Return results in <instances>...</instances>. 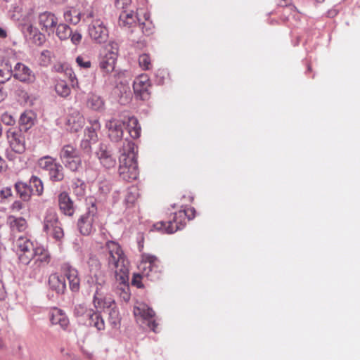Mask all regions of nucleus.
<instances>
[{
	"mask_svg": "<svg viewBox=\"0 0 360 360\" xmlns=\"http://www.w3.org/2000/svg\"><path fill=\"white\" fill-rule=\"evenodd\" d=\"M126 120L125 125L127 126V129L131 137L134 139H138L141 136V128L139 123L138 120L134 117H128Z\"/></svg>",
	"mask_w": 360,
	"mask_h": 360,
	"instance_id": "c756f323",
	"label": "nucleus"
},
{
	"mask_svg": "<svg viewBox=\"0 0 360 360\" xmlns=\"http://www.w3.org/2000/svg\"><path fill=\"white\" fill-rule=\"evenodd\" d=\"M43 229L49 236L57 241H61L64 238L63 229L58 219V214L53 209L46 210L44 219Z\"/></svg>",
	"mask_w": 360,
	"mask_h": 360,
	"instance_id": "423d86ee",
	"label": "nucleus"
},
{
	"mask_svg": "<svg viewBox=\"0 0 360 360\" xmlns=\"http://www.w3.org/2000/svg\"><path fill=\"white\" fill-rule=\"evenodd\" d=\"M125 124V120H121L116 118H112L106 122L105 127L111 141L118 142L122 140L124 134L123 127Z\"/></svg>",
	"mask_w": 360,
	"mask_h": 360,
	"instance_id": "4468645a",
	"label": "nucleus"
},
{
	"mask_svg": "<svg viewBox=\"0 0 360 360\" xmlns=\"http://www.w3.org/2000/svg\"><path fill=\"white\" fill-rule=\"evenodd\" d=\"M50 288L57 293L63 294L66 290L65 276L58 274H52L49 278Z\"/></svg>",
	"mask_w": 360,
	"mask_h": 360,
	"instance_id": "a878e982",
	"label": "nucleus"
},
{
	"mask_svg": "<svg viewBox=\"0 0 360 360\" xmlns=\"http://www.w3.org/2000/svg\"><path fill=\"white\" fill-rule=\"evenodd\" d=\"M86 357L89 359H92L93 358V354H91V353H88L86 354Z\"/></svg>",
	"mask_w": 360,
	"mask_h": 360,
	"instance_id": "0e129e2a",
	"label": "nucleus"
},
{
	"mask_svg": "<svg viewBox=\"0 0 360 360\" xmlns=\"http://www.w3.org/2000/svg\"><path fill=\"white\" fill-rule=\"evenodd\" d=\"M22 31L29 37L30 40L37 46H41L46 41V37L31 23L21 25Z\"/></svg>",
	"mask_w": 360,
	"mask_h": 360,
	"instance_id": "a211bd4d",
	"label": "nucleus"
},
{
	"mask_svg": "<svg viewBox=\"0 0 360 360\" xmlns=\"http://www.w3.org/2000/svg\"><path fill=\"white\" fill-rule=\"evenodd\" d=\"M50 320L52 324L59 325L62 328L65 329L69 325V319L63 310L53 308L50 312Z\"/></svg>",
	"mask_w": 360,
	"mask_h": 360,
	"instance_id": "bb28decb",
	"label": "nucleus"
},
{
	"mask_svg": "<svg viewBox=\"0 0 360 360\" xmlns=\"http://www.w3.org/2000/svg\"><path fill=\"white\" fill-rule=\"evenodd\" d=\"M134 314L135 316H140L143 319L148 320V327L151 328V330H153L154 332L156 331L158 323L155 320L150 321V319H153L155 315V313L153 309L148 307L146 304L141 303L134 307Z\"/></svg>",
	"mask_w": 360,
	"mask_h": 360,
	"instance_id": "dca6fc26",
	"label": "nucleus"
},
{
	"mask_svg": "<svg viewBox=\"0 0 360 360\" xmlns=\"http://www.w3.org/2000/svg\"><path fill=\"white\" fill-rule=\"evenodd\" d=\"M6 96V93L4 90L2 84H0V102H1Z\"/></svg>",
	"mask_w": 360,
	"mask_h": 360,
	"instance_id": "052dcab7",
	"label": "nucleus"
},
{
	"mask_svg": "<svg viewBox=\"0 0 360 360\" xmlns=\"http://www.w3.org/2000/svg\"><path fill=\"white\" fill-rule=\"evenodd\" d=\"M193 198H193V196H192V195H189V196L188 197V202H193Z\"/></svg>",
	"mask_w": 360,
	"mask_h": 360,
	"instance_id": "69168bd1",
	"label": "nucleus"
},
{
	"mask_svg": "<svg viewBox=\"0 0 360 360\" xmlns=\"http://www.w3.org/2000/svg\"><path fill=\"white\" fill-rule=\"evenodd\" d=\"M131 4V0H115V6L117 8L125 9Z\"/></svg>",
	"mask_w": 360,
	"mask_h": 360,
	"instance_id": "864d4df0",
	"label": "nucleus"
},
{
	"mask_svg": "<svg viewBox=\"0 0 360 360\" xmlns=\"http://www.w3.org/2000/svg\"><path fill=\"white\" fill-rule=\"evenodd\" d=\"M84 20L88 23V34L95 43L103 44L108 38V30L98 14L93 9L84 13Z\"/></svg>",
	"mask_w": 360,
	"mask_h": 360,
	"instance_id": "39448f33",
	"label": "nucleus"
},
{
	"mask_svg": "<svg viewBox=\"0 0 360 360\" xmlns=\"http://www.w3.org/2000/svg\"><path fill=\"white\" fill-rule=\"evenodd\" d=\"M16 252L20 262L23 264H28L34 257L35 246L27 238L20 236L15 242Z\"/></svg>",
	"mask_w": 360,
	"mask_h": 360,
	"instance_id": "9d476101",
	"label": "nucleus"
},
{
	"mask_svg": "<svg viewBox=\"0 0 360 360\" xmlns=\"http://www.w3.org/2000/svg\"><path fill=\"white\" fill-rule=\"evenodd\" d=\"M151 86V81L147 74L139 75L133 82V89L136 97L143 101H148L150 98Z\"/></svg>",
	"mask_w": 360,
	"mask_h": 360,
	"instance_id": "f8f14e48",
	"label": "nucleus"
},
{
	"mask_svg": "<svg viewBox=\"0 0 360 360\" xmlns=\"http://www.w3.org/2000/svg\"><path fill=\"white\" fill-rule=\"evenodd\" d=\"M97 220L96 207L94 205H92L89 210L78 219L77 227L81 234L89 236L94 232L97 225Z\"/></svg>",
	"mask_w": 360,
	"mask_h": 360,
	"instance_id": "1a4fd4ad",
	"label": "nucleus"
},
{
	"mask_svg": "<svg viewBox=\"0 0 360 360\" xmlns=\"http://www.w3.org/2000/svg\"><path fill=\"white\" fill-rule=\"evenodd\" d=\"M88 317L89 319V325L96 328L97 330H101L105 328L104 320L99 313L95 312L94 310L88 311Z\"/></svg>",
	"mask_w": 360,
	"mask_h": 360,
	"instance_id": "72a5a7b5",
	"label": "nucleus"
},
{
	"mask_svg": "<svg viewBox=\"0 0 360 360\" xmlns=\"http://www.w3.org/2000/svg\"><path fill=\"white\" fill-rule=\"evenodd\" d=\"M15 188L20 198L24 201H28L32 195V190L27 184L18 181L15 184Z\"/></svg>",
	"mask_w": 360,
	"mask_h": 360,
	"instance_id": "f704fd0d",
	"label": "nucleus"
},
{
	"mask_svg": "<svg viewBox=\"0 0 360 360\" xmlns=\"http://www.w3.org/2000/svg\"><path fill=\"white\" fill-rule=\"evenodd\" d=\"M76 63L82 68L88 69L91 67V63L89 60L85 59L83 56H79L76 58Z\"/></svg>",
	"mask_w": 360,
	"mask_h": 360,
	"instance_id": "603ef678",
	"label": "nucleus"
},
{
	"mask_svg": "<svg viewBox=\"0 0 360 360\" xmlns=\"http://www.w3.org/2000/svg\"><path fill=\"white\" fill-rule=\"evenodd\" d=\"M139 65L143 70H150L153 68V63L150 56L148 53H143L139 56Z\"/></svg>",
	"mask_w": 360,
	"mask_h": 360,
	"instance_id": "79ce46f5",
	"label": "nucleus"
},
{
	"mask_svg": "<svg viewBox=\"0 0 360 360\" xmlns=\"http://www.w3.org/2000/svg\"><path fill=\"white\" fill-rule=\"evenodd\" d=\"M99 190L104 193H107L110 191V186L106 184L103 186H100Z\"/></svg>",
	"mask_w": 360,
	"mask_h": 360,
	"instance_id": "680f3d73",
	"label": "nucleus"
},
{
	"mask_svg": "<svg viewBox=\"0 0 360 360\" xmlns=\"http://www.w3.org/2000/svg\"><path fill=\"white\" fill-rule=\"evenodd\" d=\"M289 9H290V11H295V7H290V8H289Z\"/></svg>",
	"mask_w": 360,
	"mask_h": 360,
	"instance_id": "774afa93",
	"label": "nucleus"
},
{
	"mask_svg": "<svg viewBox=\"0 0 360 360\" xmlns=\"http://www.w3.org/2000/svg\"><path fill=\"white\" fill-rule=\"evenodd\" d=\"M105 53L100 61V68L105 73H111L115 70L119 46L115 41H110L105 47Z\"/></svg>",
	"mask_w": 360,
	"mask_h": 360,
	"instance_id": "9b49d317",
	"label": "nucleus"
},
{
	"mask_svg": "<svg viewBox=\"0 0 360 360\" xmlns=\"http://www.w3.org/2000/svg\"><path fill=\"white\" fill-rule=\"evenodd\" d=\"M56 93L61 97H67L70 94V86L65 81L60 80L57 82L55 86Z\"/></svg>",
	"mask_w": 360,
	"mask_h": 360,
	"instance_id": "a19ab883",
	"label": "nucleus"
},
{
	"mask_svg": "<svg viewBox=\"0 0 360 360\" xmlns=\"http://www.w3.org/2000/svg\"><path fill=\"white\" fill-rule=\"evenodd\" d=\"M116 281L119 283V285L117 287L116 293L120 297L124 302H128L130 299L131 295L129 292V286L128 284L129 281V272L127 273V279L122 282L119 278H115Z\"/></svg>",
	"mask_w": 360,
	"mask_h": 360,
	"instance_id": "2f4dec72",
	"label": "nucleus"
},
{
	"mask_svg": "<svg viewBox=\"0 0 360 360\" xmlns=\"http://www.w3.org/2000/svg\"><path fill=\"white\" fill-rule=\"evenodd\" d=\"M38 22L42 31L49 34H53L55 28L58 25L57 17L51 12H44L39 14Z\"/></svg>",
	"mask_w": 360,
	"mask_h": 360,
	"instance_id": "2eb2a0df",
	"label": "nucleus"
},
{
	"mask_svg": "<svg viewBox=\"0 0 360 360\" xmlns=\"http://www.w3.org/2000/svg\"><path fill=\"white\" fill-rule=\"evenodd\" d=\"M80 15L81 13L79 11L74 8H71L64 13V19L67 22L77 25L80 21Z\"/></svg>",
	"mask_w": 360,
	"mask_h": 360,
	"instance_id": "4c0bfd02",
	"label": "nucleus"
},
{
	"mask_svg": "<svg viewBox=\"0 0 360 360\" xmlns=\"http://www.w3.org/2000/svg\"><path fill=\"white\" fill-rule=\"evenodd\" d=\"M35 119L36 116L34 112L26 110L20 115L19 123L25 130H27L34 124Z\"/></svg>",
	"mask_w": 360,
	"mask_h": 360,
	"instance_id": "473e14b6",
	"label": "nucleus"
},
{
	"mask_svg": "<svg viewBox=\"0 0 360 360\" xmlns=\"http://www.w3.org/2000/svg\"><path fill=\"white\" fill-rule=\"evenodd\" d=\"M87 106L94 110H100L103 108L104 102L101 96L91 94L87 100Z\"/></svg>",
	"mask_w": 360,
	"mask_h": 360,
	"instance_id": "e433bc0d",
	"label": "nucleus"
},
{
	"mask_svg": "<svg viewBox=\"0 0 360 360\" xmlns=\"http://www.w3.org/2000/svg\"><path fill=\"white\" fill-rule=\"evenodd\" d=\"M22 208H23V204L19 200L14 201L11 207V209L13 212H19Z\"/></svg>",
	"mask_w": 360,
	"mask_h": 360,
	"instance_id": "4d7b16f0",
	"label": "nucleus"
},
{
	"mask_svg": "<svg viewBox=\"0 0 360 360\" xmlns=\"http://www.w3.org/2000/svg\"><path fill=\"white\" fill-rule=\"evenodd\" d=\"M101 257L91 255L87 262L88 274L86 282L90 288L95 290L103 289L107 283V274L101 262Z\"/></svg>",
	"mask_w": 360,
	"mask_h": 360,
	"instance_id": "20e7f679",
	"label": "nucleus"
},
{
	"mask_svg": "<svg viewBox=\"0 0 360 360\" xmlns=\"http://www.w3.org/2000/svg\"><path fill=\"white\" fill-rule=\"evenodd\" d=\"M141 12H143V10H139L137 11L136 15H134L133 11L128 12L123 11L119 18L120 25L129 27H131L138 22V18L141 17Z\"/></svg>",
	"mask_w": 360,
	"mask_h": 360,
	"instance_id": "cd10ccee",
	"label": "nucleus"
},
{
	"mask_svg": "<svg viewBox=\"0 0 360 360\" xmlns=\"http://www.w3.org/2000/svg\"><path fill=\"white\" fill-rule=\"evenodd\" d=\"M143 276L151 281L160 278L162 274V266L158 258L154 255H143L142 260L139 266Z\"/></svg>",
	"mask_w": 360,
	"mask_h": 360,
	"instance_id": "0eeeda50",
	"label": "nucleus"
},
{
	"mask_svg": "<svg viewBox=\"0 0 360 360\" xmlns=\"http://www.w3.org/2000/svg\"><path fill=\"white\" fill-rule=\"evenodd\" d=\"M51 255L47 249L43 246H36L34 251V257L32 260L34 261V264L40 267L45 266L51 262Z\"/></svg>",
	"mask_w": 360,
	"mask_h": 360,
	"instance_id": "b1692460",
	"label": "nucleus"
},
{
	"mask_svg": "<svg viewBox=\"0 0 360 360\" xmlns=\"http://www.w3.org/2000/svg\"><path fill=\"white\" fill-rule=\"evenodd\" d=\"M93 303L97 309H110L116 306L115 300L111 297L104 295L103 289L95 290Z\"/></svg>",
	"mask_w": 360,
	"mask_h": 360,
	"instance_id": "f3484780",
	"label": "nucleus"
},
{
	"mask_svg": "<svg viewBox=\"0 0 360 360\" xmlns=\"http://www.w3.org/2000/svg\"><path fill=\"white\" fill-rule=\"evenodd\" d=\"M96 156L99 160L101 165L106 169H110L115 167L117 165L116 158L112 155L111 151L105 147L101 146L96 152Z\"/></svg>",
	"mask_w": 360,
	"mask_h": 360,
	"instance_id": "6ab92c4d",
	"label": "nucleus"
},
{
	"mask_svg": "<svg viewBox=\"0 0 360 360\" xmlns=\"http://www.w3.org/2000/svg\"><path fill=\"white\" fill-rule=\"evenodd\" d=\"M138 23L145 35L149 36L153 33L155 27L150 19V14L146 11L141 12V17L138 18Z\"/></svg>",
	"mask_w": 360,
	"mask_h": 360,
	"instance_id": "c85d7f7f",
	"label": "nucleus"
},
{
	"mask_svg": "<svg viewBox=\"0 0 360 360\" xmlns=\"http://www.w3.org/2000/svg\"><path fill=\"white\" fill-rule=\"evenodd\" d=\"M8 169L6 161L0 155V173L5 172Z\"/></svg>",
	"mask_w": 360,
	"mask_h": 360,
	"instance_id": "bf43d9fd",
	"label": "nucleus"
},
{
	"mask_svg": "<svg viewBox=\"0 0 360 360\" xmlns=\"http://www.w3.org/2000/svg\"><path fill=\"white\" fill-rule=\"evenodd\" d=\"M12 75L11 67L7 64H1L0 65V84H4L8 80Z\"/></svg>",
	"mask_w": 360,
	"mask_h": 360,
	"instance_id": "c03bdc74",
	"label": "nucleus"
},
{
	"mask_svg": "<svg viewBox=\"0 0 360 360\" xmlns=\"http://www.w3.org/2000/svg\"><path fill=\"white\" fill-rule=\"evenodd\" d=\"M72 30L70 27L65 24H59L56 28V35L61 40H65L70 38Z\"/></svg>",
	"mask_w": 360,
	"mask_h": 360,
	"instance_id": "ea45409f",
	"label": "nucleus"
},
{
	"mask_svg": "<svg viewBox=\"0 0 360 360\" xmlns=\"http://www.w3.org/2000/svg\"><path fill=\"white\" fill-rule=\"evenodd\" d=\"M65 73L66 75H68L69 77V79L71 82V84H72V86L73 88H75V87H79V83H78V80L77 79V77H76V75L75 74L74 71L70 68V69H67L65 70Z\"/></svg>",
	"mask_w": 360,
	"mask_h": 360,
	"instance_id": "3c124183",
	"label": "nucleus"
},
{
	"mask_svg": "<svg viewBox=\"0 0 360 360\" xmlns=\"http://www.w3.org/2000/svg\"><path fill=\"white\" fill-rule=\"evenodd\" d=\"M6 222L13 233L25 232L28 228L26 219L22 217L10 215L7 217Z\"/></svg>",
	"mask_w": 360,
	"mask_h": 360,
	"instance_id": "5701e85b",
	"label": "nucleus"
},
{
	"mask_svg": "<svg viewBox=\"0 0 360 360\" xmlns=\"http://www.w3.org/2000/svg\"><path fill=\"white\" fill-rule=\"evenodd\" d=\"M0 37L1 38H6V32L2 28H0Z\"/></svg>",
	"mask_w": 360,
	"mask_h": 360,
	"instance_id": "e2e57ef3",
	"label": "nucleus"
},
{
	"mask_svg": "<svg viewBox=\"0 0 360 360\" xmlns=\"http://www.w3.org/2000/svg\"><path fill=\"white\" fill-rule=\"evenodd\" d=\"M73 193L77 196H82L85 193L84 185L80 181L72 185Z\"/></svg>",
	"mask_w": 360,
	"mask_h": 360,
	"instance_id": "09e8293b",
	"label": "nucleus"
},
{
	"mask_svg": "<svg viewBox=\"0 0 360 360\" xmlns=\"http://www.w3.org/2000/svg\"><path fill=\"white\" fill-rule=\"evenodd\" d=\"M30 188L32 190V193L34 191L37 195H41L43 193V183L39 177L34 175L32 176L30 179Z\"/></svg>",
	"mask_w": 360,
	"mask_h": 360,
	"instance_id": "58836bf2",
	"label": "nucleus"
},
{
	"mask_svg": "<svg viewBox=\"0 0 360 360\" xmlns=\"http://www.w3.org/2000/svg\"><path fill=\"white\" fill-rule=\"evenodd\" d=\"M119 175L126 181H132L139 176L138 164L134 153V143L127 141V148H123V153L120 158Z\"/></svg>",
	"mask_w": 360,
	"mask_h": 360,
	"instance_id": "7ed1b4c3",
	"label": "nucleus"
},
{
	"mask_svg": "<svg viewBox=\"0 0 360 360\" xmlns=\"http://www.w3.org/2000/svg\"><path fill=\"white\" fill-rule=\"evenodd\" d=\"M142 276L140 274H134L132 278L131 283L134 285H136L137 288H141L143 287L141 283Z\"/></svg>",
	"mask_w": 360,
	"mask_h": 360,
	"instance_id": "6e6d98bb",
	"label": "nucleus"
},
{
	"mask_svg": "<svg viewBox=\"0 0 360 360\" xmlns=\"http://www.w3.org/2000/svg\"><path fill=\"white\" fill-rule=\"evenodd\" d=\"M1 196L3 198H7L12 195V190L10 187L4 188L0 192Z\"/></svg>",
	"mask_w": 360,
	"mask_h": 360,
	"instance_id": "13d9d810",
	"label": "nucleus"
},
{
	"mask_svg": "<svg viewBox=\"0 0 360 360\" xmlns=\"http://www.w3.org/2000/svg\"><path fill=\"white\" fill-rule=\"evenodd\" d=\"M58 205L60 211L65 215L72 217L75 213L73 201L66 192H62L58 195Z\"/></svg>",
	"mask_w": 360,
	"mask_h": 360,
	"instance_id": "4be33fe9",
	"label": "nucleus"
},
{
	"mask_svg": "<svg viewBox=\"0 0 360 360\" xmlns=\"http://www.w3.org/2000/svg\"><path fill=\"white\" fill-rule=\"evenodd\" d=\"M70 37V39H71V41L72 42V44L77 45L81 42L82 39V35L79 32H72Z\"/></svg>",
	"mask_w": 360,
	"mask_h": 360,
	"instance_id": "5fc2aeb1",
	"label": "nucleus"
},
{
	"mask_svg": "<svg viewBox=\"0 0 360 360\" xmlns=\"http://www.w3.org/2000/svg\"><path fill=\"white\" fill-rule=\"evenodd\" d=\"M1 122L6 125H13L15 123L14 116L10 112H5L1 116Z\"/></svg>",
	"mask_w": 360,
	"mask_h": 360,
	"instance_id": "49530a36",
	"label": "nucleus"
},
{
	"mask_svg": "<svg viewBox=\"0 0 360 360\" xmlns=\"http://www.w3.org/2000/svg\"><path fill=\"white\" fill-rule=\"evenodd\" d=\"M108 321L113 328H116L120 326V313L116 306L110 309Z\"/></svg>",
	"mask_w": 360,
	"mask_h": 360,
	"instance_id": "37998d69",
	"label": "nucleus"
},
{
	"mask_svg": "<svg viewBox=\"0 0 360 360\" xmlns=\"http://www.w3.org/2000/svg\"><path fill=\"white\" fill-rule=\"evenodd\" d=\"M140 198L139 188L136 186L128 188L124 197V202L129 207L134 206Z\"/></svg>",
	"mask_w": 360,
	"mask_h": 360,
	"instance_id": "7c9ffc66",
	"label": "nucleus"
},
{
	"mask_svg": "<svg viewBox=\"0 0 360 360\" xmlns=\"http://www.w3.org/2000/svg\"><path fill=\"white\" fill-rule=\"evenodd\" d=\"M84 124V117L77 110H74L68 117L66 124L72 131H79L83 127Z\"/></svg>",
	"mask_w": 360,
	"mask_h": 360,
	"instance_id": "393cba45",
	"label": "nucleus"
},
{
	"mask_svg": "<svg viewBox=\"0 0 360 360\" xmlns=\"http://www.w3.org/2000/svg\"><path fill=\"white\" fill-rule=\"evenodd\" d=\"M4 346V344L2 341V340L0 338V349H2Z\"/></svg>",
	"mask_w": 360,
	"mask_h": 360,
	"instance_id": "338daca9",
	"label": "nucleus"
},
{
	"mask_svg": "<svg viewBox=\"0 0 360 360\" xmlns=\"http://www.w3.org/2000/svg\"><path fill=\"white\" fill-rule=\"evenodd\" d=\"M6 137L13 151L18 154H22L25 151V137L20 131L9 129L6 131Z\"/></svg>",
	"mask_w": 360,
	"mask_h": 360,
	"instance_id": "ddd939ff",
	"label": "nucleus"
},
{
	"mask_svg": "<svg viewBox=\"0 0 360 360\" xmlns=\"http://www.w3.org/2000/svg\"><path fill=\"white\" fill-rule=\"evenodd\" d=\"M64 276L69 281V286L72 292H78L80 289V277L77 269L66 265L63 267Z\"/></svg>",
	"mask_w": 360,
	"mask_h": 360,
	"instance_id": "aec40b11",
	"label": "nucleus"
},
{
	"mask_svg": "<svg viewBox=\"0 0 360 360\" xmlns=\"http://www.w3.org/2000/svg\"><path fill=\"white\" fill-rule=\"evenodd\" d=\"M48 172L50 179L53 181H60L64 178L63 168L60 163L56 162Z\"/></svg>",
	"mask_w": 360,
	"mask_h": 360,
	"instance_id": "c9c22d12",
	"label": "nucleus"
},
{
	"mask_svg": "<svg viewBox=\"0 0 360 360\" xmlns=\"http://www.w3.org/2000/svg\"><path fill=\"white\" fill-rule=\"evenodd\" d=\"M102 249V254L97 256L101 257V259L105 257L108 267L115 270V278H119L122 282L126 281L129 271L128 262L120 244L108 240Z\"/></svg>",
	"mask_w": 360,
	"mask_h": 360,
	"instance_id": "f257e3e1",
	"label": "nucleus"
},
{
	"mask_svg": "<svg viewBox=\"0 0 360 360\" xmlns=\"http://www.w3.org/2000/svg\"><path fill=\"white\" fill-rule=\"evenodd\" d=\"M60 158L65 167L77 172L82 167V159L78 150L71 144L64 145L60 151Z\"/></svg>",
	"mask_w": 360,
	"mask_h": 360,
	"instance_id": "6e6552de",
	"label": "nucleus"
},
{
	"mask_svg": "<svg viewBox=\"0 0 360 360\" xmlns=\"http://www.w3.org/2000/svg\"><path fill=\"white\" fill-rule=\"evenodd\" d=\"M195 217L194 207H184L173 214L171 219L167 221H160L153 224V229L162 233H173L184 227L187 221Z\"/></svg>",
	"mask_w": 360,
	"mask_h": 360,
	"instance_id": "f03ea898",
	"label": "nucleus"
},
{
	"mask_svg": "<svg viewBox=\"0 0 360 360\" xmlns=\"http://www.w3.org/2000/svg\"><path fill=\"white\" fill-rule=\"evenodd\" d=\"M13 75L15 78L24 82H32L35 79V76L30 68L21 63H18L15 65Z\"/></svg>",
	"mask_w": 360,
	"mask_h": 360,
	"instance_id": "412c9836",
	"label": "nucleus"
},
{
	"mask_svg": "<svg viewBox=\"0 0 360 360\" xmlns=\"http://www.w3.org/2000/svg\"><path fill=\"white\" fill-rule=\"evenodd\" d=\"M51 53L48 50H44L41 53L40 63L43 66H47L51 63Z\"/></svg>",
	"mask_w": 360,
	"mask_h": 360,
	"instance_id": "de8ad7c7",
	"label": "nucleus"
},
{
	"mask_svg": "<svg viewBox=\"0 0 360 360\" xmlns=\"http://www.w3.org/2000/svg\"><path fill=\"white\" fill-rule=\"evenodd\" d=\"M56 163V160L49 156L43 157L39 160V167L47 172L49 171L50 168L55 166Z\"/></svg>",
	"mask_w": 360,
	"mask_h": 360,
	"instance_id": "a18cd8bd",
	"label": "nucleus"
},
{
	"mask_svg": "<svg viewBox=\"0 0 360 360\" xmlns=\"http://www.w3.org/2000/svg\"><path fill=\"white\" fill-rule=\"evenodd\" d=\"M90 310L91 309H86V307L84 304H78L75 308V314L77 316H86L88 317V311Z\"/></svg>",
	"mask_w": 360,
	"mask_h": 360,
	"instance_id": "8fccbe9b",
	"label": "nucleus"
}]
</instances>
